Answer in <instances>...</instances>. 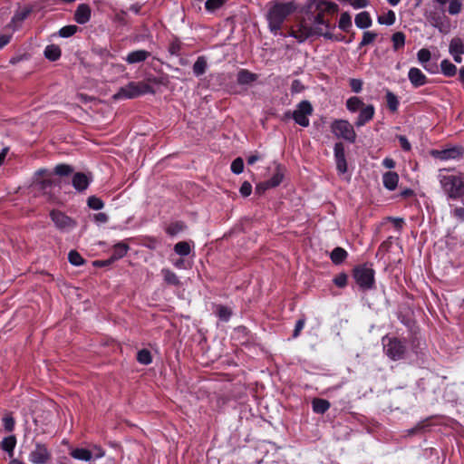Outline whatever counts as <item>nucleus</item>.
<instances>
[{
  "label": "nucleus",
  "mask_w": 464,
  "mask_h": 464,
  "mask_svg": "<svg viewBox=\"0 0 464 464\" xmlns=\"http://www.w3.org/2000/svg\"><path fill=\"white\" fill-rule=\"evenodd\" d=\"M174 250L178 255L186 256L189 255L191 249L188 242L180 241L175 245Z\"/></svg>",
  "instance_id": "obj_36"
},
{
  "label": "nucleus",
  "mask_w": 464,
  "mask_h": 464,
  "mask_svg": "<svg viewBox=\"0 0 464 464\" xmlns=\"http://www.w3.org/2000/svg\"><path fill=\"white\" fill-rule=\"evenodd\" d=\"M244 169V161L241 158H237L231 164V170L235 174H240Z\"/></svg>",
  "instance_id": "obj_49"
},
{
  "label": "nucleus",
  "mask_w": 464,
  "mask_h": 464,
  "mask_svg": "<svg viewBox=\"0 0 464 464\" xmlns=\"http://www.w3.org/2000/svg\"><path fill=\"white\" fill-rule=\"evenodd\" d=\"M350 86L354 92L358 93L362 91V82L359 79H351Z\"/></svg>",
  "instance_id": "obj_56"
},
{
  "label": "nucleus",
  "mask_w": 464,
  "mask_h": 464,
  "mask_svg": "<svg viewBox=\"0 0 464 464\" xmlns=\"http://www.w3.org/2000/svg\"><path fill=\"white\" fill-rule=\"evenodd\" d=\"M161 273L166 283L173 285H178L179 284V280L174 272L169 269H162Z\"/></svg>",
  "instance_id": "obj_37"
},
{
  "label": "nucleus",
  "mask_w": 464,
  "mask_h": 464,
  "mask_svg": "<svg viewBox=\"0 0 464 464\" xmlns=\"http://www.w3.org/2000/svg\"><path fill=\"white\" fill-rule=\"evenodd\" d=\"M185 229V225L182 222H176L170 224L167 228V233L175 236L178 233L183 231Z\"/></svg>",
  "instance_id": "obj_46"
},
{
  "label": "nucleus",
  "mask_w": 464,
  "mask_h": 464,
  "mask_svg": "<svg viewBox=\"0 0 464 464\" xmlns=\"http://www.w3.org/2000/svg\"><path fill=\"white\" fill-rule=\"evenodd\" d=\"M444 191L450 198H459L464 193V182L457 176H444L440 179Z\"/></svg>",
  "instance_id": "obj_3"
},
{
  "label": "nucleus",
  "mask_w": 464,
  "mask_h": 464,
  "mask_svg": "<svg viewBox=\"0 0 464 464\" xmlns=\"http://www.w3.org/2000/svg\"><path fill=\"white\" fill-rule=\"evenodd\" d=\"M417 58L420 63H425L430 60L431 53L428 49L422 48L417 53Z\"/></svg>",
  "instance_id": "obj_48"
},
{
  "label": "nucleus",
  "mask_w": 464,
  "mask_h": 464,
  "mask_svg": "<svg viewBox=\"0 0 464 464\" xmlns=\"http://www.w3.org/2000/svg\"><path fill=\"white\" fill-rule=\"evenodd\" d=\"M346 256L347 252L342 247H335L330 255L331 260L336 265L343 263Z\"/></svg>",
  "instance_id": "obj_30"
},
{
  "label": "nucleus",
  "mask_w": 464,
  "mask_h": 464,
  "mask_svg": "<svg viewBox=\"0 0 464 464\" xmlns=\"http://www.w3.org/2000/svg\"><path fill=\"white\" fill-rule=\"evenodd\" d=\"M207 69V61L204 57H198L193 64V72L197 75H202Z\"/></svg>",
  "instance_id": "obj_34"
},
{
  "label": "nucleus",
  "mask_w": 464,
  "mask_h": 464,
  "mask_svg": "<svg viewBox=\"0 0 464 464\" xmlns=\"http://www.w3.org/2000/svg\"><path fill=\"white\" fill-rule=\"evenodd\" d=\"M160 82L156 79H149L148 81H142L136 82L139 96L145 93H154L155 91L150 85V83H159Z\"/></svg>",
  "instance_id": "obj_21"
},
{
  "label": "nucleus",
  "mask_w": 464,
  "mask_h": 464,
  "mask_svg": "<svg viewBox=\"0 0 464 464\" xmlns=\"http://www.w3.org/2000/svg\"><path fill=\"white\" fill-rule=\"evenodd\" d=\"M392 41L393 44V49L398 50L405 44V34L401 32H397L393 34Z\"/></svg>",
  "instance_id": "obj_38"
},
{
  "label": "nucleus",
  "mask_w": 464,
  "mask_h": 464,
  "mask_svg": "<svg viewBox=\"0 0 464 464\" xmlns=\"http://www.w3.org/2000/svg\"><path fill=\"white\" fill-rule=\"evenodd\" d=\"M216 313L218 316L223 321H227L232 314L228 307L223 305H218Z\"/></svg>",
  "instance_id": "obj_44"
},
{
  "label": "nucleus",
  "mask_w": 464,
  "mask_h": 464,
  "mask_svg": "<svg viewBox=\"0 0 464 464\" xmlns=\"http://www.w3.org/2000/svg\"><path fill=\"white\" fill-rule=\"evenodd\" d=\"M72 168L67 164H59L54 168V173L59 176H67L72 172Z\"/></svg>",
  "instance_id": "obj_45"
},
{
  "label": "nucleus",
  "mask_w": 464,
  "mask_h": 464,
  "mask_svg": "<svg viewBox=\"0 0 464 464\" xmlns=\"http://www.w3.org/2000/svg\"><path fill=\"white\" fill-rule=\"evenodd\" d=\"M355 24L361 29L368 28L372 25V19L368 12H361L355 16Z\"/></svg>",
  "instance_id": "obj_24"
},
{
  "label": "nucleus",
  "mask_w": 464,
  "mask_h": 464,
  "mask_svg": "<svg viewBox=\"0 0 464 464\" xmlns=\"http://www.w3.org/2000/svg\"><path fill=\"white\" fill-rule=\"evenodd\" d=\"M449 52L453 56V59L456 63H461V55L464 53L463 41L459 37L452 38L450 43Z\"/></svg>",
  "instance_id": "obj_11"
},
{
  "label": "nucleus",
  "mask_w": 464,
  "mask_h": 464,
  "mask_svg": "<svg viewBox=\"0 0 464 464\" xmlns=\"http://www.w3.org/2000/svg\"><path fill=\"white\" fill-rule=\"evenodd\" d=\"M150 55V53L145 50H137L130 53L125 61L130 64H133L145 61Z\"/></svg>",
  "instance_id": "obj_19"
},
{
  "label": "nucleus",
  "mask_w": 464,
  "mask_h": 464,
  "mask_svg": "<svg viewBox=\"0 0 464 464\" xmlns=\"http://www.w3.org/2000/svg\"><path fill=\"white\" fill-rule=\"evenodd\" d=\"M78 30V26L76 25H73V24H71V25H66V26H63L60 29L59 31V34L61 37H70L72 35H73Z\"/></svg>",
  "instance_id": "obj_43"
},
{
  "label": "nucleus",
  "mask_w": 464,
  "mask_h": 464,
  "mask_svg": "<svg viewBox=\"0 0 464 464\" xmlns=\"http://www.w3.org/2000/svg\"><path fill=\"white\" fill-rule=\"evenodd\" d=\"M69 262L73 266H81L84 260L82 256L75 250H72L68 254Z\"/></svg>",
  "instance_id": "obj_42"
},
{
  "label": "nucleus",
  "mask_w": 464,
  "mask_h": 464,
  "mask_svg": "<svg viewBox=\"0 0 464 464\" xmlns=\"http://www.w3.org/2000/svg\"><path fill=\"white\" fill-rule=\"evenodd\" d=\"M364 105L362 101L356 96L349 98L346 102V107L352 112L361 110Z\"/></svg>",
  "instance_id": "obj_32"
},
{
  "label": "nucleus",
  "mask_w": 464,
  "mask_h": 464,
  "mask_svg": "<svg viewBox=\"0 0 464 464\" xmlns=\"http://www.w3.org/2000/svg\"><path fill=\"white\" fill-rule=\"evenodd\" d=\"M90 450L92 453V459H101L105 455L104 450L101 447L96 445L93 446V448Z\"/></svg>",
  "instance_id": "obj_57"
},
{
  "label": "nucleus",
  "mask_w": 464,
  "mask_h": 464,
  "mask_svg": "<svg viewBox=\"0 0 464 464\" xmlns=\"http://www.w3.org/2000/svg\"><path fill=\"white\" fill-rule=\"evenodd\" d=\"M399 141H400L401 147L404 150L408 151V150H411V144H410V142L408 141V140L406 139V137H404V136H400V137H399Z\"/></svg>",
  "instance_id": "obj_63"
},
{
  "label": "nucleus",
  "mask_w": 464,
  "mask_h": 464,
  "mask_svg": "<svg viewBox=\"0 0 464 464\" xmlns=\"http://www.w3.org/2000/svg\"><path fill=\"white\" fill-rule=\"evenodd\" d=\"M440 69L442 73L448 77H452L457 72L456 65L450 62L448 59H444L441 61Z\"/></svg>",
  "instance_id": "obj_27"
},
{
  "label": "nucleus",
  "mask_w": 464,
  "mask_h": 464,
  "mask_svg": "<svg viewBox=\"0 0 464 464\" xmlns=\"http://www.w3.org/2000/svg\"><path fill=\"white\" fill-rule=\"evenodd\" d=\"M377 37V34L367 31L363 33L362 39L360 43V46H365L372 44Z\"/></svg>",
  "instance_id": "obj_47"
},
{
  "label": "nucleus",
  "mask_w": 464,
  "mask_h": 464,
  "mask_svg": "<svg viewBox=\"0 0 464 464\" xmlns=\"http://www.w3.org/2000/svg\"><path fill=\"white\" fill-rule=\"evenodd\" d=\"M284 176V169L279 165H277L275 174L269 180H267L268 185H270L271 188L277 187L283 181Z\"/></svg>",
  "instance_id": "obj_31"
},
{
  "label": "nucleus",
  "mask_w": 464,
  "mask_h": 464,
  "mask_svg": "<svg viewBox=\"0 0 464 464\" xmlns=\"http://www.w3.org/2000/svg\"><path fill=\"white\" fill-rule=\"evenodd\" d=\"M137 360L141 364H150L152 361L150 351L146 349L140 350L137 354Z\"/></svg>",
  "instance_id": "obj_41"
},
{
  "label": "nucleus",
  "mask_w": 464,
  "mask_h": 464,
  "mask_svg": "<svg viewBox=\"0 0 464 464\" xmlns=\"http://www.w3.org/2000/svg\"><path fill=\"white\" fill-rule=\"evenodd\" d=\"M70 454L73 459L82 461L88 462L92 459V453L91 450L83 448L73 449Z\"/></svg>",
  "instance_id": "obj_22"
},
{
  "label": "nucleus",
  "mask_w": 464,
  "mask_h": 464,
  "mask_svg": "<svg viewBox=\"0 0 464 464\" xmlns=\"http://www.w3.org/2000/svg\"><path fill=\"white\" fill-rule=\"evenodd\" d=\"M334 282L338 287H343L347 284V276L345 274H339L334 277Z\"/></svg>",
  "instance_id": "obj_54"
},
{
  "label": "nucleus",
  "mask_w": 464,
  "mask_h": 464,
  "mask_svg": "<svg viewBox=\"0 0 464 464\" xmlns=\"http://www.w3.org/2000/svg\"><path fill=\"white\" fill-rule=\"evenodd\" d=\"M386 102L389 109L392 111H396L399 106V101L397 96L393 94L392 92H387L386 93Z\"/></svg>",
  "instance_id": "obj_39"
},
{
  "label": "nucleus",
  "mask_w": 464,
  "mask_h": 464,
  "mask_svg": "<svg viewBox=\"0 0 464 464\" xmlns=\"http://www.w3.org/2000/svg\"><path fill=\"white\" fill-rule=\"evenodd\" d=\"M431 155L441 160H447L460 157L462 155V150L459 147H454L442 150H432Z\"/></svg>",
  "instance_id": "obj_13"
},
{
  "label": "nucleus",
  "mask_w": 464,
  "mask_h": 464,
  "mask_svg": "<svg viewBox=\"0 0 464 464\" xmlns=\"http://www.w3.org/2000/svg\"><path fill=\"white\" fill-rule=\"evenodd\" d=\"M88 206L92 209L99 210L103 208V202L99 198L92 196L88 198Z\"/></svg>",
  "instance_id": "obj_50"
},
{
  "label": "nucleus",
  "mask_w": 464,
  "mask_h": 464,
  "mask_svg": "<svg viewBox=\"0 0 464 464\" xmlns=\"http://www.w3.org/2000/svg\"><path fill=\"white\" fill-rule=\"evenodd\" d=\"M139 96L137 85L135 82H131L124 87H121L113 98L118 99H133Z\"/></svg>",
  "instance_id": "obj_12"
},
{
  "label": "nucleus",
  "mask_w": 464,
  "mask_h": 464,
  "mask_svg": "<svg viewBox=\"0 0 464 464\" xmlns=\"http://www.w3.org/2000/svg\"><path fill=\"white\" fill-rule=\"evenodd\" d=\"M295 9L293 3H275L273 4L267 13L266 20L268 27L275 34L281 29L282 24L285 18L290 15Z\"/></svg>",
  "instance_id": "obj_2"
},
{
  "label": "nucleus",
  "mask_w": 464,
  "mask_h": 464,
  "mask_svg": "<svg viewBox=\"0 0 464 464\" xmlns=\"http://www.w3.org/2000/svg\"><path fill=\"white\" fill-rule=\"evenodd\" d=\"M291 90L292 92H299L303 90V85L301 83V82L299 80H295L293 82H292V85H291Z\"/></svg>",
  "instance_id": "obj_64"
},
{
  "label": "nucleus",
  "mask_w": 464,
  "mask_h": 464,
  "mask_svg": "<svg viewBox=\"0 0 464 464\" xmlns=\"http://www.w3.org/2000/svg\"><path fill=\"white\" fill-rule=\"evenodd\" d=\"M31 13L30 9H24L14 14L8 27L12 28L13 31L16 30L21 24L28 17Z\"/></svg>",
  "instance_id": "obj_20"
},
{
  "label": "nucleus",
  "mask_w": 464,
  "mask_h": 464,
  "mask_svg": "<svg viewBox=\"0 0 464 464\" xmlns=\"http://www.w3.org/2000/svg\"><path fill=\"white\" fill-rule=\"evenodd\" d=\"M223 0H208L206 2V9L208 11H214L218 8H219L223 5Z\"/></svg>",
  "instance_id": "obj_52"
},
{
  "label": "nucleus",
  "mask_w": 464,
  "mask_h": 464,
  "mask_svg": "<svg viewBox=\"0 0 464 464\" xmlns=\"http://www.w3.org/2000/svg\"><path fill=\"white\" fill-rule=\"evenodd\" d=\"M336 169L339 173L344 174L347 171V163L345 160H336Z\"/></svg>",
  "instance_id": "obj_58"
},
{
  "label": "nucleus",
  "mask_w": 464,
  "mask_h": 464,
  "mask_svg": "<svg viewBox=\"0 0 464 464\" xmlns=\"http://www.w3.org/2000/svg\"><path fill=\"white\" fill-rule=\"evenodd\" d=\"M91 18V8L86 4H81L74 14L75 21L80 24H84L89 22Z\"/></svg>",
  "instance_id": "obj_16"
},
{
  "label": "nucleus",
  "mask_w": 464,
  "mask_h": 464,
  "mask_svg": "<svg viewBox=\"0 0 464 464\" xmlns=\"http://www.w3.org/2000/svg\"><path fill=\"white\" fill-rule=\"evenodd\" d=\"M53 184L54 181L52 174L48 173L46 169H40L36 172L35 185L40 190L47 192V189L50 188Z\"/></svg>",
  "instance_id": "obj_10"
},
{
  "label": "nucleus",
  "mask_w": 464,
  "mask_h": 464,
  "mask_svg": "<svg viewBox=\"0 0 464 464\" xmlns=\"http://www.w3.org/2000/svg\"><path fill=\"white\" fill-rule=\"evenodd\" d=\"M332 131L338 138L344 139L350 142H354L356 133L353 125L345 120L334 121L331 125Z\"/></svg>",
  "instance_id": "obj_5"
},
{
  "label": "nucleus",
  "mask_w": 464,
  "mask_h": 464,
  "mask_svg": "<svg viewBox=\"0 0 464 464\" xmlns=\"http://www.w3.org/2000/svg\"><path fill=\"white\" fill-rule=\"evenodd\" d=\"M44 56L50 61H56L61 56V49L54 44L47 45L44 50Z\"/></svg>",
  "instance_id": "obj_28"
},
{
  "label": "nucleus",
  "mask_w": 464,
  "mask_h": 464,
  "mask_svg": "<svg viewBox=\"0 0 464 464\" xmlns=\"http://www.w3.org/2000/svg\"><path fill=\"white\" fill-rule=\"evenodd\" d=\"M408 77L411 83L416 88L423 86L427 82L426 75L416 67H412L409 70Z\"/></svg>",
  "instance_id": "obj_14"
},
{
  "label": "nucleus",
  "mask_w": 464,
  "mask_h": 464,
  "mask_svg": "<svg viewBox=\"0 0 464 464\" xmlns=\"http://www.w3.org/2000/svg\"><path fill=\"white\" fill-rule=\"evenodd\" d=\"M439 5H444L449 3L448 11L450 14H458L461 11L462 4L459 0H435Z\"/></svg>",
  "instance_id": "obj_25"
},
{
  "label": "nucleus",
  "mask_w": 464,
  "mask_h": 464,
  "mask_svg": "<svg viewBox=\"0 0 464 464\" xmlns=\"http://www.w3.org/2000/svg\"><path fill=\"white\" fill-rule=\"evenodd\" d=\"M353 277L362 289H371L374 285V270L365 265L354 269Z\"/></svg>",
  "instance_id": "obj_4"
},
{
  "label": "nucleus",
  "mask_w": 464,
  "mask_h": 464,
  "mask_svg": "<svg viewBox=\"0 0 464 464\" xmlns=\"http://www.w3.org/2000/svg\"><path fill=\"white\" fill-rule=\"evenodd\" d=\"M51 458V453L45 445L36 443L29 454V460L33 464H45Z\"/></svg>",
  "instance_id": "obj_9"
},
{
  "label": "nucleus",
  "mask_w": 464,
  "mask_h": 464,
  "mask_svg": "<svg viewBox=\"0 0 464 464\" xmlns=\"http://www.w3.org/2000/svg\"><path fill=\"white\" fill-rule=\"evenodd\" d=\"M352 26V19L349 14L343 13L339 20V28L343 31H348Z\"/></svg>",
  "instance_id": "obj_40"
},
{
  "label": "nucleus",
  "mask_w": 464,
  "mask_h": 464,
  "mask_svg": "<svg viewBox=\"0 0 464 464\" xmlns=\"http://www.w3.org/2000/svg\"><path fill=\"white\" fill-rule=\"evenodd\" d=\"M90 178L84 173L78 172L74 174L72 178V186L79 191L85 190L88 188Z\"/></svg>",
  "instance_id": "obj_17"
},
{
  "label": "nucleus",
  "mask_w": 464,
  "mask_h": 464,
  "mask_svg": "<svg viewBox=\"0 0 464 464\" xmlns=\"http://www.w3.org/2000/svg\"><path fill=\"white\" fill-rule=\"evenodd\" d=\"M94 220L97 223H106L108 221V216L105 213L100 212L93 216Z\"/></svg>",
  "instance_id": "obj_62"
},
{
  "label": "nucleus",
  "mask_w": 464,
  "mask_h": 464,
  "mask_svg": "<svg viewBox=\"0 0 464 464\" xmlns=\"http://www.w3.org/2000/svg\"><path fill=\"white\" fill-rule=\"evenodd\" d=\"M16 444V439L14 436H9L3 440L2 449L6 451L10 458L14 455V449Z\"/></svg>",
  "instance_id": "obj_29"
},
{
  "label": "nucleus",
  "mask_w": 464,
  "mask_h": 464,
  "mask_svg": "<svg viewBox=\"0 0 464 464\" xmlns=\"http://www.w3.org/2000/svg\"><path fill=\"white\" fill-rule=\"evenodd\" d=\"M374 107L371 104L364 105L361 110L359 116L355 121L357 127L363 126L366 122L370 121L374 115Z\"/></svg>",
  "instance_id": "obj_15"
},
{
  "label": "nucleus",
  "mask_w": 464,
  "mask_h": 464,
  "mask_svg": "<svg viewBox=\"0 0 464 464\" xmlns=\"http://www.w3.org/2000/svg\"><path fill=\"white\" fill-rule=\"evenodd\" d=\"M304 324H305L304 319H300V320H298L296 322V324H295V330H294V334H293V336L295 338L299 335L300 332L302 331V329L304 326Z\"/></svg>",
  "instance_id": "obj_59"
},
{
  "label": "nucleus",
  "mask_w": 464,
  "mask_h": 464,
  "mask_svg": "<svg viewBox=\"0 0 464 464\" xmlns=\"http://www.w3.org/2000/svg\"><path fill=\"white\" fill-rule=\"evenodd\" d=\"M309 8L311 14L297 21L290 28L289 35L299 43L313 36L332 38L331 30L334 28V25L326 16L335 14L338 11V5L326 0H310Z\"/></svg>",
  "instance_id": "obj_1"
},
{
  "label": "nucleus",
  "mask_w": 464,
  "mask_h": 464,
  "mask_svg": "<svg viewBox=\"0 0 464 464\" xmlns=\"http://www.w3.org/2000/svg\"><path fill=\"white\" fill-rule=\"evenodd\" d=\"M50 217L55 227L62 231H70L76 225L74 220L58 210H53L50 213Z\"/></svg>",
  "instance_id": "obj_8"
},
{
  "label": "nucleus",
  "mask_w": 464,
  "mask_h": 464,
  "mask_svg": "<svg viewBox=\"0 0 464 464\" xmlns=\"http://www.w3.org/2000/svg\"><path fill=\"white\" fill-rule=\"evenodd\" d=\"M395 19V13L392 10H389L387 13L378 17V22L381 24L392 25L394 24Z\"/></svg>",
  "instance_id": "obj_35"
},
{
  "label": "nucleus",
  "mask_w": 464,
  "mask_h": 464,
  "mask_svg": "<svg viewBox=\"0 0 464 464\" xmlns=\"http://www.w3.org/2000/svg\"><path fill=\"white\" fill-rule=\"evenodd\" d=\"M330 408V403L326 400L314 399L313 401V410L316 413H324Z\"/></svg>",
  "instance_id": "obj_33"
},
{
  "label": "nucleus",
  "mask_w": 464,
  "mask_h": 464,
  "mask_svg": "<svg viewBox=\"0 0 464 464\" xmlns=\"http://www.w3.org/2000/svg\"><path fill=\"white\" fill-rule=\"evenodd\" d=\"M399 182V175L394 171L385 172L382 176L383 186L389 190H394Z\"/></svg>",
  "instance_id": "obj_18"
},
{
  "label": "nucleus",
  "mask_w": 464,
  "mask_h": 464,
  "mask_svg": "<svg viewBox=\"0 0 464 464\" xmlns=\"http://www.w3.org/2000/svg\"><path fill=\"white\" fill-rule=\"evenodd\" d=\"M271 186L268 185L267 181L261 182L256 185V192L259 194H263L266 189L270 188Z\"/></svg>",
  "instance_id": "obj_61"
},
{
  "label": "nucleus",
  "mask_w": 464,
  "mask_h": 464,
  "mask_svg": "<svg viewBox=\"0 0 464 464\" xmlns=\"http://www.w3.org/2000/svg\"><path fill=\"white\" fill-rule=\"evenodd\" d=\"M384 351L387 356L396 361L402 358L405 352V346L396 338L384 337L382 339Z\"/></svg>",
  "instance_id": "obj_6"
},
{
  "label": "nucleus",
  "mask_w": 464,
  "mask_h": 464,
  "mask_svg": "<svg viewBox=\"0 0 464 464\" xmlns=\"http://www.w3.org/2000/svg\"><path fill=\"white\" fill-rule=\"evenodd\" d=\"M349 2L354 8H362L368 5L367 0H346Z\"/></svg>",
  "instance_id": "obj_60"
},
{
  "label": "nucleus",
  "mask_w": 464,
  "mask_h": 464,
  "mask_svg": "<svg viewBox=\"0 0 464 464\" xmlns=\"http://www.w3.org/2000/svg\"><path fill=\"white\" fill-rule=\"evenodd\" d=\"M129 250V246L123 242L118 243L113 246V253L109 260L112 262L123 257Z\"/></svg>",
  "instance_id": "obj_23"
},
{
  "label": "nucleus",
  "mask_w": 464,
  "mask_h": 464,
  "mask_svg": "<svg viewBox=\"0 0 464 464\" xmlns=\"http://www.w3.org/2000/svg\"><path fill=\"white\" fill-rule=\"evenodd\" d=\"M256 79V74L245 69L240 70L237 73V82L239 84H248L255 82Z\"/></svg>",
  "instance_id": "obj_26"
},
{
  "label": "nucleus",
  "mask_w": 464,
  "mask_h": 464,
  "mask_svg": "<svg viewBox=\"0 0 464 464\" xmlns=\"http://www.w3.org/2000/svg\"><path fill=\"white\" fill-rule=\"evenodd\" d=\"M313 112L312 105L307 101L301 102L297 108L293 112V118L295 121L303 126L307 127L309 125L308 116Z\"/></svg>",
  "instance_id": "obj_7"
},
{
  "label": "nucleus",
  "mask_w": 464,
  "mask_h": 464,
  "mask_svg": "<svg viewBox=\"0 0 464 464\" xmlns=\"http://www.w3.org/2000/svg\"><path fill=\"white\" fill-rule=\"evenodd\" d=\"M240 194L243 197H248L252 192V186L248 181H245L240 187Z\"/></svg>",
  "instance_id": "obj_55"
},
{
  "label": "nucleus",
  "mask_w": 464,
  "mask_h": 464,
  "mask_svg": "<svg viewBox=\"0 0 464 464\" xmlns=\"http://www.w3.org/2000/svg\"><path fill=\"white\" fill-rule=\"evenodd\" d=\"M334 158L336 160H345L343 144L339 142L334 145Z\"/></svg>",
  "instance_id": "obj_51"
},
{
  "label": "nucleus",
  "mask_w": 464,
  "mask_h": 464,
  "mask_svg": "<svg viewBox=\"0 0 464 464\" xmlns=\"http://www.w3.org/2000/svg\"><path fill=\"white\" fill-rule=\"evenodd\" d=\"M3 424L7 431H12L14 427V420L11 416H5L3 419Z\"/></svg>",
  "instance_id": "obj_53"
}]
</instances>
